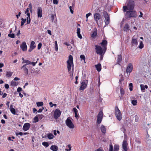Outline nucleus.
<instances>
[{
  "label": "nucleus",
  "instance_id": "e2e57ef3",
  "mask_svg": "<svg viewBox=\"0 0 151 151\" xmlns=\"http://www.w3.org/2000/svg\"><path fill=\"white\" fill-rule=\"evenodd\" d=\"M135 122H137L138 121V118H139L138 116L137 115H135Z\"/></svg>",
  "mask_w": 151,
  "mask_h": 151
},
{
  "label": "nucleus",
  "instance_id": "a211bd4d",
  "mask_svg": "<svg viewBox=\"0 0 151 151\" xmlns=\"http://www.w3.org/2000/svg\"><path fill=\"white\" fill-rule=\"evenodd\" d=\"M42 11L41 7H39L37 9V15L38 17H41L42 15Z\"/></svg>",
  "mask_w": 151,
  "mask_h": 151
},
{
  "label": "nucleus",
  "instance_id": "c85d7f7f",
  "mask_svg": "<svg viewBox=\"0 0 151 151\" xmlns=\"http://www.w3.org/2000/svg\"><path fill=\"white\" fill-rule=\"evenodd\" d=\"M73 110L75 113V117L76 118L78 117V112L77 110L75 108H73Z\"/></svg>",
  "mask_w": 151,
  "mask_h": 151
},
{
  "label": "nucleus",
  "instance_id": "49530a36",
  "mask_svg": "<svg viewBox=\"0 0 151 151\" xmlns=\"http://www.w3.org/2000/svg\"><path fill=\"white\" fill-rule=\"evenodd\" d=\"M27 24H29L31 22V19L30 18V17H28V16L27 17Z\"/></svg>",
  "mask_w": 151,
  "mask_h": 151
},
{
  "label": "nucleus",
  "instance_id": "6e6552de",
  "mask_svg": "<svg viewBox=\"0 0 151 151\" xmlns=\"http://www.w3.org/2000/svg\"><path fill=\"white\" fill-rule=\"evenodd\" d=\"M103 15L104 17L105 18L104 22L106 24H108L109 23V17L106 12H103Z\"/></svg>",
  "mask_w": 151,
  "mask_h": 151
},
{
  "label": "nucleus",
  "instance_id": "37998d69",
  "mask_svg": "<svg viewBox=\"0 0 151 151\" xmlns=\"http://www.w3.org/2000/svg\"><path fill=\"white\" fill-rule=\"evenodd\" d=\"M58 45H57V41H55V50L56 51H57L58 50Z\"/></svg>",
  "mask_w": 151,
  "mask_h": 151
},
{
  "label": "nucleus",
  "instance_id": "bb28decb",
  "mask_svg": "<svg viewBox=\"0 0 151 151\" xmlns=\"http://www.w3.org/2000/svg\"><path fill=\"white\" fill-rule=\"evenodd\" d=\"M10 111L11 112L14 114H16V111L15 109L12 108V105H11L10 107Z\"/></svg>",
  "mask_w": 151,
  "mask_h": 151
},
{
  "label": "nucleus",
  "instance_id": "c9c22d12",
  "mask_svg": "<svg viewBox=\"0 0 151 151\" xmlns=\"http://www.w3.org/2000/svg\"><path fill=\"white\" fill-rule=\"evenodd\" d=\"M12 74V73L10 71H7L6 72V76L9 77L11 76Z\"/></svg>",
  "mask_w": 151,
  "mask_h": 151
},
{
  "label": "nucleus",
  "instance_id": "cd10ccee",
  "mask_svg": "<svg viewBox=\"0 0 151 151\" xmlns=\"http://www.w3.org/2000/svg\"><path fill=\"white\" fill-rule=\"evenodd\" d=\"M101 130L103 133H105L106 131V129L105 126L102 125L101 127Z\"/></svg>",
  "mask_w": 151,
  "mask_h": 151
},
{
  "label": "nucleus",
  "instance_id": "473e14b6",
  "mask_svg": "<svg viewBox=\"0 0 151 151\" xmlns=\"http://www.w3.org/2000/svg\"><path fill=\"white\" fill-rule=\"evenodd\" d=\"M131 103L133 106H136L137 105V100H132L131 101Z\"/></svg>",
  "mask_w": 151,
  "mask_h": 151
},
{
  "label": "nucleus",
  "instance_id": "69168bd1",
  "mask_svg": "<svg viewBox=\"0 0 151 151\" xmlns=\"http://www.w3.org/2000/svg\"><path fill=\"white\" fill-rule=\"evenodd\" d=\"M77 34L80 33V28H77Z\"/></svg>",
  "mask_w": 151,
  "mask_h": 151
},
{
  "label": "nucleus",
  "instance_id": "393cba45",
  "mask_svg": "<svg viewBox=\"0 0 151 151\" xmlns=\"http://www.w3.org/2000/svg\"><path fill=\"white\" fill-rule=\"evenodd\" d=\"M122 60V57L121 55H119L118 56L117 61L118 64H119Z\"/></svg>",
  "mask_w": 151,
  "mask_h": 151
},
{
  "label": "nucleus",
  "instance_id": "9b49d317",
  "mask_svg": "<svg viewBox=\"0 0 151 151\" xmlns=\"http://www.w3.org/2000/svg\"><path fill=\"white\" fill-rule=\"evenodd\" d=\"M103 116V112L100 111L97 116V123L100 124L102 121Z\"/></svg>",
  "mask_w": 151,
  "mask_h": 151
},
{
  "label": "nucleus",
  "instance_id": "9d476101",
  "mask_svg": "<svg viewBox=\"0 0 151 151\" xmlns=\"http://www.w3.org/2000/svg\"><path fill=\"white\" fill-rule=\"evenodd\" d=\"M101 16L99 13H96L94 15V18L96 22L98 24V21L101 18Z\"/></svg>",
  "mask_w": 151,
  "mask_h": 151
},
{
  "label": "nucleus",
  "instance_id": "e433bc0d",
  "mask_svg": "<svg viewBox=\"0 0 151 151\" xmlns=\"http://www.w3.org/2000/svg\"><path fill=\"white\" fill-rule=\"evenodd\" d=\"M35 69L32 67H31L30 68V72L31 73H36V72L34 71Z\"/></svg>",
  "mask_w": 151,
  "mask_h": 151
},
{
  "label": "nucleus",
  "instance_id": "a18cd8bd",
  "mask_svg": "<svg viewBox=\"0 0 151 151\" xmlns=\"http://www.w3.org/2000/svg\"><path fill=\"white\" fill-rule=\"evenodd\" d=\"M39 119H42L44 117V116L42 114H38L37 115Z\"/></svg>",
  "mask_w": 151,
  "mask_h": 151
},
{
  "label": "nucleus",
  "instance_id": "13d9d810",
  "mask_svg": "<svg viewBox=\"0 0 151 151\" xmlns=\"http://www.w3.org/2000/svg\"><path fill=\"white\" fill-rule=\"evenodd\" d=\"M69 9H70V11L71 13L72 14H73V11L72 9V6H70Z\"/></svg>",
  "mask_w": 151,
  "mask_h": 151
},
{
  "label": "nucleus",
  "instance_id": "7c9ffc66",
  "mask_svg": "<svg viewBox=\"0 0 151 151\" xmlns=\"http://www.w3.org/2000/svg\"><path fill=\"white\" fill-rule=\"evenodd\" d=\"M29 8H27V9L26 11H25V12L26 14H27L28 16V17H30V14L29 13Z\"/></svg>",
  "mask_w": 151,
  "mask_h": 151
},
{
  "label": "nucleus",
  "instance_id": "2eb2a0df",
  "mask_svg": "<svg viewBox=\"0 0 151 151\" xmlns=\"http://www.w3.org/2000/svg\"><path fill=\"white\" fill-rule=\"evenodd\" d=\"M30 124L29 123H25L23 126V129L24 131L28 130L30 127Z\"/></svg>",
  "mask_w": 151,
  "mask_h": 151
},
{
  "label": "nucleus",
  "instance_id": "338daca9",
  "mask_svg": "<svg viewBox=\"0 0 151 151\" xmlns=\"http://www.w3.org/2000/svg\"><path fill=\"white\" fill-rule=\"evenodd\" d=\"M7 95V94L6 93H4L2 96V98H5L6 96Z\"/></svg>",
  "mask_w": 151,
  "mask_h": 151
},
{
  "label": "nucleus",
  "instance_id": "6ab92c4d",
  "mask_svg": "<svg viewBox=\"0 0 151 151\" xmlns=\"http://www.w3.org/2000/svg\"><path fill=\"white\" fill-rule=\"evenodd\" d=\"M132 44L133 46H137V40L134 38V36L133 37L132 40Z\"/></svg>",
  "mask_w": 151,
  "mask_h": 151
},
{
  "label": "nucleus",
  "instance_id": "052dcab7",
  "mask_svg": "<svg viewBox=\"0 0 151 151\" xmlns=\"http://www.w3.org/2000/svg\"><path fill=\"white\" fill-rule=\"evenodd\" d=\"M91 14L90 13H88L86 14V18H88V17L90 16Z\"/></svg>",
  "mask_w": 151,
  "mask_h": 151
},
{
  "label": "nucleus",
  "instance_id": "39448f33",
  "mask_svg": "<svg viewBox=\"0 0 151 151\" xmlns=\"http://www.w3.org/2000/svg\"><path fill=\"white\" fill-rule=\"evenodd\" d=\"M115 116L117 119L119 120H120L122 119V114L120 112V111L119 109L117 107H116L115 108Z\"/></svg>",
  "mask_w": 151,
  "mask_h": 151
},
{
  "label": "nucleus",
  "instance_id": "5701e85b",
  "mask_svg": "<svg viewBox=\"0 0 151 151\" xmlns=\"http://www.w3.org/2000/svg\"><path fill=\"white\" fill-rule=\"evenodd\" d=\"M140 86L141 90L143 91H145V88L147 89L148 88V86L147 85L144 86L143 84H141Z\"/></svg>",
  "mask_w": 151,
  "mask_h": 151
},
{
  "label": "nucleus",
  "instance_id": "680f3d73",
  "mask_svg": "<svg viewBox=\"0 0 151 151\" xmlns=\"http://www.w3.org/2000/svg\"><path fill=\"white\" fill-rule=\"evenodd\" d=\"M78 37L80 38V39H82V37L81 36V35L80 33H78L77 34Z\"/></svg>",
  "mask_w": 151,
  "mask_h": 151
},
{
  "label": "nucleus",
  "instance_id": "a878e982",
  "mask_svg": "<svg viewBox=\"0 0 151 151\" xmlns=\"http://www.w3.org/2000/svg\"><path fill=\"white\" fill-rule=\"evenodd\" d=\"M47 138L50 139H52L53 138L54 136L51 133H49L47 134Z\"/></svg>",
  "mask_w": 151,
  "mask_h": 151
},
{
  "label": "nucleus",
  "instance_id": "0eeeda50",
  "mask_svg": "<svg viewBox=\"0 0 151 151\" xmlns=\"http://www.w3.org/2000/svg\"><path fill=\"white\" fill-rule=\"evenodd\" d=\"M65 123L66 125L69 128L73 129L74 127V126L71 120L69 118H68L65 121Z\"/></svg>",
  "mask_w": 151,
  "mask_h": 151
},
{
  "label": "nucleus",
  "instance_id": "f257e3e1",
  "mask_svg": "<svg viewBox=\"0 0 151 151\" xmlns=\"http://www.w3.org/2000/svg\"><path fill=\"white\" fill-rule=\"evenodd\" d=\"M134 2L133 1L130 0L129 1L127 6H123L124 12H126L127 10H133L134 8Z\"/></svg>",
  "mask_w": 151,
  "mask_h": 151
},
{
  "label": "nucleus",
  "instance_id": "603ef678",
  "mask_svg": "<svg viewBox=\"0 0 151 151\" xmlns=\"http://www.w3.org/2000/svg\"><path fill=\"white\" fill-rule=\"evenodd\" d=\"M120 92L122 95H124V91L122 88H121Z\"/></svg>",
  "mask_w": 151,
  "mask_h": 151
},
{
  "label": "nucleus",
  "instance_id": "de8ad7c7",
  "mask_svg": "<svg viewBox=\"0 0 151 151\" xmlns=\"http://www.w3.org/2000/svg\"><path fill=\"white\" fill-rule=\"evenodd\" d=\"M68 147L69 148V149H65V150L66 151H70L71 150L70 145V144H69L68 145Z\"/></svg>",
  "mask_w": 151,
  "mask_h": 151
},
{
  "label": "nucleus",
  "instance_id": "4d7b16f0",
  "mask_svg": "<svg viewBox=\"0 0 151 151\" xmlns=\"http://www.w3.org/2000/svg\"><path fill=\"white\" fill-rule=\"evenodd\" d=\"M22 88L20 87H19L17 88V91L18 92H20L22 91Z\"/></svg>",
  "mask_w": 151,
  "mask_h": 151
},
{
  "label": "nucleus",
  "instance_id": "79ce46f5",
  "mask_svg": "<svg viewBox=\"0 0 151 151\" xmlns=\"http://www.w3.org/2000/svg\"><path fill=\"white\" fill-rule=\"evenodd\" d=\"M8 36L12 38H14L15 37V35L14 34H9Z\"/></svg>",
  "mask_w": 151,
  "mask_h": 151
},
{
  "label": "nucleus",
  "instance_id": "f3484780",
  "mask_svg": "<svg viewBox=\"0 0 151 151\" xmlns=\"http://www.w3.org/2000/svg\"><path fill=\"white\" fill-rule=\"evenodd\" d=\"M20 47L23 51H26L27 47L26 45V43L25 42H23L22 44L20 46Z\"/></svg>",
  "mask_w": 151,
  "mask_h": 151
},
{
  "label": "nucleus",
  "instance_id": "7ed1b4c3",
  "mask_svg": "<svg viewBox=\"0 0 151 151\" xmlns=\"http://www.w3.org/2000/svg\"><path fill=\"white\" fill-rule=\"evenodd\" d=\"M137 16L136 12L133 10H129L125 14V18L127 19L132 17H136Z\"/></svg>",
  "mask_w": 151,
  "mask_h": 151
},
{
  "label": "nucleus",
  "instance_id": "f8f14e48",
  "mask_svg": "<svg viewBox=\"0 0 151 151\" xmlns=\"http://www.w3.org/2000/svg\"><path fill=\"white\" fill-rule=\"evenodd\" d=\"M132 69L133 65L131 63H129L127 68L126 72L127 73H130L132 71Z\"/></svg>",
  "mask_w": 151,
  "mask_h": 151
},
{
  "label": "nucleus",
  "instance_id": "ddd939ff",
  "mask_svg": "<svg viewBox=\"0 0 151 151\" xmlns=\"http://www.w3.org/2000/svg\"><path fill=\"white\" fill-rule=\"evenodd\" d=\"M24 61L25 62L24 63H26V64H24V65H26V66L28 65H32L33 66H35V65L37 63V61L35 62H31L29 60H26Z\"/></svg>",
  "mask_w": 151,
  "mask_h": 151
},
{
  "label": "nucleus",
  "instance_id": "dca6fc26",
  "mask_svg": "<svg viewBox=\"0 0 151 151\" xmlns=\"http://www.w3.org/2000/svg\"><path fill=\"white\" fill-rule=\"evenodd\" d=\"M127 142L126 141L124 140L123 142L122 146L123 149L124 151H127Z\"/></svg>",
  "mask_w": 151,
  "mask_h": 151
},
{
  "label": "nucleus",
  "instance_id": "4be33fe9",
  "mask_svg": "<svg viewBox=\"0 0 151 151\" xmlns=\"http://www.w3.org/2000/svg\"><path fill=\"white\" fill-rule=\"evenodd\" d=\"M96 68L98 72H100L101 70V65L99 63L95 65Z\"/></svg>",
  "mask_w": 151,
  "mask_h": 151
},
{
  "label": "nucleus",
  "instance_id": "2f4dec72",
  "mask_svg": "<svg viewBox=\"0 0 151 151\" xmlns=\"http://www.w3.org/2000/svg\"><path fill=\"white\" fill-rule=\"evenodd\" d=\"M37 105V106H42L43 105V103L42 102H38L36 103Z\"/></svg>",
  "mask_w": 151,
  "mask_h": 151
},
{
  "label": "nucleus",
  "instance_id": "4468645a",
  "mask_svg": "<svg viewBox=\"0 0 151 151\" xmlns=\"http://www.w3.org/2000/svg\"><path fill=\"white\" fill-rule=\"evenodd\" d=\"M26 66V65H24L21 67V68L23 69L25 74L27 75L28 74L29 71Z\"/></svg>",
  "mask_w": 151,
  "mask_h": 151
},
{
  "label": "nucleus",
  "instance_id": "4c0bfd02",
  "mask_svg": "<svg viewBox=\"0 0 151 151\" xmlns=\"http://www.w3.org/2000/svg\"><path fill=\"white\" fill-rule=\"evenodd\" d=\"M97 35V33L96 32L94 31L93 32V33L91 34V37L92 38H94Z\"/></svg>",
  "mask_w": 151,
  "mask_h": 151
},
{
  "label": "nucleus",
  "instance_id": "a19ab883",
  "mask_svg": "<svg viewBox=\"0 0 151 151\" xmlns=\"http://www.w3.org/2000/svg\"><path fill=\"white\" fill-rule=\"evenodd\" d=\"M42 145L44 146L47 147L49 146V144L48 142H44L42 143Z\"/></svg>",
  "mask_w": 151,
  "mask_h": 151
},
{
  "label": "nucleus",
  "instance_id": "8fccbe9b",
  "mask_svg": "<svg viewBox=\"0 0 151 151\" xmlns=\"http://www.w3.org/2000/svg\"><path fill=\"white\" fill-rule=\"evenodd\" d=\"M42 46V44L41 43H40L38 44L37 47V49L38 50H40Z\"/></svg>",
  "mask_w": 151,
  "mask_h": 151
},
{
  "label": "nucleus",
  "instance_id": "58836bf2",
  "mask_svg": "<svg viewBox=\"0 0 151 151\" xmlns=\"http://www.w3.org/2000/svg\"><path fill=\"white\" fill-rule=\"evenodd\" d=\"M144 45L142 42V41H140V42L139 45L138 46L139 48L140 49H142Z\"/></svg>",
  "mask_w": 151,
  "mask_h": 151
},
{
  "label": "nucleus",
  "instance_id": "c03bdc74",
  "mask_svg": "<svg viewBox=\"0 0 151 151\" xmlns=\"http://www.w3.org/2000/svg\"><path fill=\"white\" fill-rule=\"evenodd\" d=\"M113 147L112 144H110L109 151H113Z\"/></svg>",
  "mask_w": 151,
  "mask_h": 151
},
{
  "label": "nucleus",
  "instance_id": "bf43d9fd",
  "mask_svg": "<svg viewBox=\"0 0 151 151\" xmlns=\"http://www.w3.org/2000/svg\"><path fill=\"white\" fill-rule=\"evenodd\" d=\"M6 89H8L9 88V85L7 84H5L4 85Z\"/></svg>",
  "mask_w": 151,
  "mask_h": 151
},
{
  "label": "nucleus",
  "instance_id": "1a4fd4ad",
  "mask_svg": "<svg viewBox=\"0 0 151 151\" xmlns=\"http://www.w3.org/2000/svg\"><path fill=\"white\" fill-rule=\"evenodd\" d=\"M61 114V111L58 109H56L54 113V118L55 119H58L60 116Z\"/></svg>",
  "mask_w": 151,
  "mask_h": 151
},
{
  "label": "nucleus",
  "instance_id": "72a5a7b5",
  "mask_svg": "<svg viewBox=\"0 0 151 151\" xmlns=\"http://www.w3.org/2000/svg\"><path fill=\"white\" fill-rule=\"evenodd\" d=\"M26 19H24L23 18H22L21 19L22 21L21 22V26H22L23 25H24V23H25L26 20Z\"/></svg>",
  "mask_w": 151,
  "mask_h": 151
},
{
  "label": "nucleus",
  "instance_id": "f03ea898",
  "mask_svg": "<svg viewBox=\"0 0 151 151\" xmlns=\"http://www.w3.org/2000/svg\"><path fill=\"white\" fill-rule=\"evenodd\" d=\"M95 49L96 50V53L99 55H104L106 50V47H105L103 49L99 45H96L95 46Z\"/></svg>",
  "mask_w": 151,
  "mask_h": 151
},
{
  "label": "nucleus",
  "instance_id": "09e8293b",
  "mask_svg": "<svg viewBox=\"0 0 151 151\" xmlns=\"http://www.w3.org/2000/svg\"><path fill=\"white\" fill-rule=\"evenodd\" d=\"M80 58L81 59V60H83L84 61L85 60L86 58L85 56L84 55H80Z\"/></svg>",
  "mask_w": 151,
  "mask_h": 151
},
{
  "label": "nucleus",
  "instance_id": "c756f323",
  "mask_svg": "<svg viewBox=\"0 0 151 151\" xmlns=\"http://www.w3.org/2000/svg\"><path fill=\"white\" fill-rule=\"evenodd\" d=\"M35 42H34L33 41L31 42V44H30V47L32 48V49H34L36 47V46L35 45Z\"/></svg>",
  "mask_w": 151,
  "mask_h": 151
},
{
  "label": "nucleus",
  "instance_id": "412c9836",
  "mask_svg": "<svg viewBox=\"0 0 151 151\" xmlns=\"http://www.w3.org/2000/svg\"><path fill=\"white\" fill-rule=\"evenodd\" d=\"M129 26L128 24H125L123 28V30L124 31L127 32L129 30Z\"/></svg>",
  "mask_w": 151,
  "mask_h": 151
},
{
  "label": "nucleus",
  "instance_id": "20e7f679",
  "mask_svg": "<svg viewBox=\"0 0 151 151\" xmlns=\"http://www.w3.org/2000/svg\"><path fill=\"white\" fill-rule=\"evenodd\" d=\"M67 63L68 70L70 71L71 70V67L73 66V57L71 55L69 56L68 60L67 61Z\"/></svg>",
  "mask_w": 151,
  "mask_h": 151
},
{
  "label": "nucleus",
  "instance_id": "864d4df0",
  "mask_svg": "<svg viewBox=\"0 0 151 151\" xmlns=\"http://www.w3.org/2000/svg\"><path fill=\"white\" fill-rule=\"evenodd\" d=\"M16 134L17 136H18L19 135L22 136L23 134V133L22 132H19V133L16 132Z\"/></svg>",
  "mask_w": 151,
  "mask_h": 151
},
{
  "label": "nucleus",
  "instance_id": "0e129e2a",
  "mask_svg": "<svg viewBox=\"0 0 151 151\" xmlns=\"http://www.w3.org/2000/svg\"><path fill=\"white\" fill-rule=\"evenodd\" d=\"M47 33L49 34L50 35H51L52 34H51V32L50 30H47Z\"/></svg>",
  "mask_w": 151,
  "mask_h": 151
},
{
  "label": "nucleus",
  "instance_id": "6e6d98bb",
  "mask_svg": "<svg viewBox=\"0 0 151 151\" xmlns=\"http://www.w3.org/2000/svg\"><path fill=\"white\" fill-rule=\"evenodd\" d=\"M58 2V1L57 0H53V3L54 4H57Z\"/></svg>",
  "mask_w": 151,
  "mask_h": 151
},
{
  "label": "nucleus",
  "instance_id": "f704fd0d",
  "mask_svg": "<svg viewBox=\"0 0 151 151\" xmlns=\"http://www.w3.org/2000/svg\"><path fill=\"white\" fill-rule=\"evenodd\" d=\"M119 146L117 145H115L114 147V149L113 151H118L119 149Z\"/></svg>",
  "mask_w": 151,
  "mask_h": 151
},
{
  "label": "nucleus",
  "instance_id": "3c124183",
  "mask_svg": "<svg viewBox=\"0 0 151 151\" xmlns=\"http://www.w3.org/2000/svg\"><path fill=\"white\" fill-rule=\"evenodd\" d=\"M54 15L53 14H52L51 16V19L52 22H53L54 19Z\"/></svg>",
  "mask_w": 151,
  "mask_h": 151
},
{
  "label": "nucleus",
  "instance_id": "aec40b11",
  "mask_svg": "<svg viewBox=\"0 0 151 151\" xmlns=\"http://www.w3.org/2000/svg\"><path fill=\"white\" fill-rule=\"evenodd\" d=\"M107 44V41L105 40H103L102 42L100 44L101 46H102L103 48L105 47H106V46Z\"/></svg>",
  "mask_w": 151,
  "mask_h": 151
},
{
  "label": "nucleus",
  "instance_id": "b1692460",
  "mask_svg": "<svg viewBox=\"0 0 151 151\" xmlns=\"http://www.w3.org/2000/svg\"><path fill=\"white\" fill-rule=\"evenodd\" d=\"M50 149L53 151H56L58 150V147L55 145H52L50 147Z\"/></svg>",
  "mask_w": 151,
  "mask_h": 151
},
{
  "label": "nucleus",
  "instance_id": "5fc2aeb1",
  "mask_svg": "<svg viewBox=\"0 0 151 151\" xmlns=\"http://www.w3.org/2000/svg\"><path fill=\"white\" fill-rule=\"evenodd\" d=\"M16 83L17 82H16L12 81L11 82L12 85V86H15L16 85Z\"/></svg>",
  "mask_w": 151,
  "mask_h": 151
},
{
  "label": "nucleus",
  "instance_id": "ea45409f",
  "mask_svg": "<svg viewBox=\"0 0 151 151\" xmlns=\"http://www.w3.org/2000/svg\"><path fill=\"white\" fill-rule=\"evenodd\" d=\"M34 122H37L38 121L39 118L37 115L34 118Z\"/></svg>",
  "mask_w": 151,
  "mask_h": 151
},
{
  "label": "nucleus",
  "instance_id": "774afa93",
  "mask_svg": "<svg viewBox=\"0 0 151 151\" xmlns=\"http://www.w3.org/2000/svg\"><path fill=\"white\" fill-rule=\"evenodd\" d=\"M95 151H104V150H101L99 148L96 150Z\"/></svg>",
  "mask_w": 151,
  "mask_h": 151
},
{
  "label": "nucleus",
  "instance_id": "423d86ee",
  "mask_svg": "<svg viewBox=\"0 0 151 151\" xmlns=\"http://www.w3.org/2000/svg\"><path fill=\"white\" fill-rule=\"evenodd\" d=\"M88 83V80H84L81 83V86H80L79 90L80 91L83 90L87 87Z\"/></svg>",
  "mask_w": 151,
  "mask_h": 151
}]
</instances>
